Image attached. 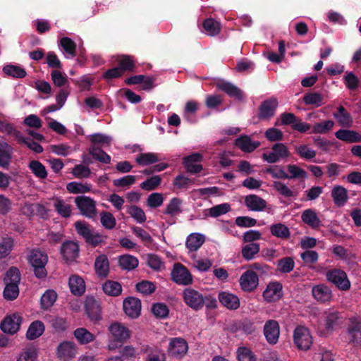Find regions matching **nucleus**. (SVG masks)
Here are the masks:
<instances>
[{"label": "nucleus", "instance_id": "1", "mask_svg": "<svg viewBox=\"0 0 361 361\" xmlns=\"http://www.w3.org/2000/svg\"><path fill=\"white\" fill-rule=\"evenodd\" d=\"M324 324L318 327L320 336H328L343 323L345 315L343 312L335 309H329L323 313Z\"/></svg>", "mask_w": 361, "mask_h": 361}, {"label": "nucleus", "instance_id": "2", "mask_svg": "<svg viewBox=\"0 0 361 361\" xmlns=\"http://www.w3.org/2000/svg\"><path fill=\"white\" fill-rule=\"evenodd\" d=\"M74 226L78 234L84 238L87 244L90 245L93 247L105 244L107 236L99 233L93 232L92 226L87 222L77 221Z\"/></svg>", "mask_w": 361, "mask_h": 361}, {"label": "nucleus", "instance_id": "3", "mask_svg": "<svg viewBox=\"0 0 361 361\" xmlns=\"http://www.w3.org/2000/svg\"><path fill=\"white\" fill-rule=\"evenodd\" d=\"M27 259L36 278L42 279L47 277V271L45 267L48 262L47 253L38 249H33L30 251Z\"/></svg>", "mask_w": 361, "mask_h": 361}, {"label": "nucleus", "instance_id": "4", "mask_svg": "<svg viewBox=\"0 0 361 361\" xmlns=\"http://www.w3.org/2000/svg\"><path fill=\"white\" fill-rule=\"evenodd\" d=\"M109 329L113 338L109 344V349L110 350L122 347L123 344L130 336L129 329L123 324L117 322L112 324Z\"/></svg>", "mask_w": 361, "mask_h": 361}, {"label": "nucleus", "instance_id": "5", "mask_svg": "<svg viewBox=\"0 0 361 361\" xmlns=\"http://www.w3.org/2000/svg\"><path fill=\"white\" fill-rule=\"evenodd\" d=\"M74 202L82 216L92 219L97 214L96 202L90 197L77 196L75 197Z\"/></svg>", "mask_w": 361, "mask_h": 361}, {"label": "nucleus", "instance_id": "6", "mask_svg": "<svg viewBox=\"0 0 361 361\" xmlns=\"http://www.w3.org/2000/svg\"><path fill=\"white\" fill-rule=\"evenodd\" d=\"M326 279L334 284L341 290H348L350 288V282L346 273L339 269L329 270L326 274Z\"/></svg>", "mask_w": 361, "mask_h": 361}, {"label": "nucleus", "instance_id": "7", "mask_svg": "<svg viewBox=\"0 0 361 361\" xmlns=\"http://www.w3.org/2000/svg\"><path fill=\"white\" fill-rule=\"evenodd\" d=\"M171 279L178 285L188 286L192 283V276L186 267L175 263L171 273Z\"/></svg>", "mask_w": 361, "mask_h": 361}, {"label": "nucleus", "instance_id": "8", "mask_svg": "<svg viewBox=\"0 0 361 361\" xmlns=\"http://www.w3.org/2000/svg\"><path fill=\"white\" fill-rule=\"evenodd\" d=\"M293 340L296 346L303 350L310 349L312 343V338L308 329L302 326H298L295 329Z\"/></svg>", "mask_w": 361, "mask_h": 361}, {"label": "nucleus", "instance_id": "9", "mask_svg": "<svg viewBox=\"0 0 361 361\" xmlns=\"http://www.w3.org/2000/svg\"><path fill=\"white\" fill-rule=\"evenodd\" d=\"M183 298L185 303L193 310L202 309L203 295L199 291L191 288H185L183 292Z\"/></svg>", "mask_w": 361, "mask_h": 361}, {"label": "nucleus", "instance_id": "10", "mask_svg": "<svg viewBox=\"0 0 361 361\" xmlns=\"http://www.w3.org/2000/svg\"><path fill=\"white\" fill-rule=\"evenodd\" d=\"M271 149L272 152L262 154L263 160L269 164L276 163L281 159H284L290 156V152L283 143L278 142L274 144Z\"/></svg>", "mask_w": 361, "mask_h": 361}, {"label": "nucleus", "instance_id": "11", "mask_svg": "<svg viewBox=\"0 0 361 361\" xmlns=\"http://www.w3.org/2000/svg\"><path fill=\"white\" fill-rule=\"evenodd\" d=\"M264 335L268 343H277L280 335V326L277 321L269 319L265 322L263 329Z\"/></svg>", "mask_w": 361, "mask_h": 361}, {"label": "nucleus", "instance_id": "12", "mask_svg": "<svg viewBox=\"0 0 361 361\" xmlns=\"http://www.w3.org/2000/svg\"><path fill=\"white\" fill-rule=\"evenodd\" d=\"M239 282L244 291L252 292L257 288L259 278L253 270H247L240 276Z\"/></svg>", "mask_w": 361, "mask_h": 361}, {"label": "nucleus", "instance_id": "13", "mask_svg": "<svg viewBox=\"0 0 361 361\" xmlns=\"http://www.w3.org/2000/svg\"><path fill=\"white\" fill-rule=\"evenodd\" d=\"M347 334L350 343L354 345L361 344V322L355 318L349 319Z\"/></svg>", "mask_w": 361, "mask_h": 361}, {"label": "nucleus", "instance_id": "14", "mask_svg": "<svg viewBox=\"0 0 361 361\" xmlns=\"http://www.w3.org/2000/svg\"><path fill=\"white\" fill-rule=\"evenodd\" d=\"M216 87L226 93L228 97L241 101L244 98L243 92L231 82L220 80L216 83Z\"/></svg>", "mask_w": 361, "mask_h": 361}, {"label": "nucleus", "instance_id": "15", "mask_svg": "<svg viewBox=\"0 0 361 361\" xmlns=\"http://www.w3.org/2000/svg\"><path fill=\"white\" fill-rule=\"evenodd\" d=\"M188 350V343L184 338H173L171 340L169 347L168 352L173 356L178 358H180L184 356Z\"/></svg>", "mask_w": 361, "mask_h": 361}, {"label": "nucleus", "instance_id": "16", "mask_svg": "<svg viewBox=\"0 0 361 361\" xmlns=\"http://www.w3.org/2000/svg\"><path fill=\"white\" fill-rule=\"evenodd\" d=\"M278 106V101L271 97L262 102L259 107L258 117L261 120H267L273 117Z\"/></svg>", "mask_w": 361, "mask_h": 361}, {"label": "nucleus", "instance_id": "17", "mask_svg": "<svg viewBox=\"0 0 361 361\" xmlns=\"http://www.w3.org/2000/svg\"><path fill=\"white\" fill-rule=\"evenodd\" d=\"M21 322L22 317L18 314H13L1 322L0 327L4 333L14 334L18 331Z\"/></svg>", "mask_w": 361, "mask_h": 361}, {"label": "nucleus", "instance_id": "18", "mask_svg": "<svg viewBox=\"0 0 361 361\" xmlns=\"http://www.w3.org/2000/svg\"><path fill=\"white\" fill-rule=\"evenodd\" d=\"M125 313L133 319L137 318L141 312V301L135 297H128L123 300Z\"/></svg>", "mask_w": 361, "mask_h": 361}, {"label": "nucleus", "instance_id": "19", "mask_svg": "<svg viewBox=\"0 0 361 361\" xmlns=\"http://www.w3.org/2000/svg\"><path fill=\"white\" fill-rule=\"evenodd\" d=\"M282 284L280 282L275 281L269 283L264 291L263 297L268 302H276L282 297Z\"/></svg>", "mask_w": 361, "mask_h": 361}, {"label": "nucleus", "instance_id": "20", "mask_svg": "<svg viewBox=\"0 0 361 361\" xmlns=\"http://www.w3.org/2000/svg\"><path fill=\"white\" fill-rule=\"evenodd\" d=\"M60 251L66 262H73L79 255V245L77 243L68 240L61 245Z\"/></svg>", "mask_w": 361, "mask_h": 361}, {"label": "nucleus", "instance_id": "21", "mask_svg": "<svg viewBox=\"0 0 361 361\" xmlns=\"http://www.w3.org/2000/svg\"><path fill=\"white\" fill-rule=\"evenodd\" d=\"M75 354L76 350L73 342L63 341L57 348V356L61 361H70Z\"/></svg>", "mask_w": 361, "mask_h": 361}, {"label": "nucleus", "instance_id": "22", "mask_svg": "<svg viewBox=\"0 0 361 361\" xmlns=\"http://www.w3.org/2000/svg\"><path fill=\"white\" fill-rule=\"evenodd\" d=\"M94 268L99 278H106L109 274V261L107 256L104 254L98 255L95 259Z\"/></svg>", "mask_w": 361, "mask_h": 361}, {"label": "nucleus", "instance_id": "23", "mask_svg": "<svg viewBox=\"0 0 361 361\" xmlns=\"http://www.w3.org/2000/svg\"><path fill=\"white\" fill-rule=\"evenodd\" d=\"M85 312L92 321L101 319L100 306L94 297H87L85 302Z\"/></svg>", "mask_w": 361, "mask_h": 361}, {"label": "nucleus", "instance_id": "24", "mask_svg": "<svg viewBox=\"0 0 361 361\" xmlns=\"http://www.w3.org/2000/svg\"><path fill=\"white\" fill-rule=\"evenodd\" d=\"M218 299L220 303L228 310H235L240 307V300L238 297L228 292H220L218 295Z\"/></svg>", "mask_w": 361, "mask_h": 361}, {"label": "nucleus", "instance_id": "25", "mask_svg": "<svg viewBox=\"0 0 361 361\" xmlns=\"http://www.w3.org/2000/svg\"><path fill=\"white\" fill-rule=\"evenodd\" d=\"M267 204L265 200L255 194L248 195L245 197V205L251 211H263Z\"/></svg>", "mask_w": 361, "mask_h": 361}, {"label": "nucleus", "instance_id": "26", "mask_svg": "<svg viewBox=\"0 0 361 361\" xmlns=\"http://www.w3.org/2000/svg\"><path fill=\"white\" fill-rule=\"evenodd\" d=\"M312 293L314 299L320 302H328L332 298L331 289L324 284L314 286L312 289Z\"/></svg>", "mask_w": 361, "mask_h": 361}, {"label": "nucleus", "instance_id": "27", "mask_svg": "<svg viewBox=\"0 0 361 361\" xmlns=\"http://www.w3.org/2000/svg\"><path fill=\"white\" fill-rule=\"evenodd\" d=\"M236 147L240 148L243 152H252L259 145V141H252L248 135H240L235 141Z\"/></svg>", "mask_w": 361, "mask_h": 361}, {"label": "nucleus", "instance_id": "28", "mask_svg": "<svg viewBox=\"0 0 361 361\" xmlns=\"http://www.w3.org/2000/svg\"><path fill=\"white\" fill-rule=\"evenodd\" d=\"M335 136L338 140L348 143L361 142V135L352 130L340 129L335 133Z\"/></svg>", "mask_w": 361, "mask_h": 361}, {"label": "nucleus", "instance_id": "29", "mask_svg": "<svg viewBox=\"0 0 361 361\" xmlns=\"http://www.w3.org/2000/svg\"><path fill=\"white\" fill-rule=\"evenodd\" d=\"M13 148L6 142H0V167L7 169L12 159Z\"/></svg>", "mask_w": 361, "mask_h": 361}, {"label": "nucleus", "instance_id": "30", "mask_svg": "<svg viewBox=\"0 0 361 361\" xmlns=\"http://www.w3.org/2000/svg\"><path fill=\"white\" fill-rule=\"evenodd\" d=\"M331 197L334 204L337 207H341L348 200V190L341 185H335L331 190Z\"/></svg>", "mask_w": 361, "mask_h": 361}, {"label": "nucleus", "instance_id": "31", "mask_svg": "<svg viewBox=\"0 0 361 361\" xmlns=\"http://www.w3.org/2000/svg\"><path fill=\"white\" fill-rule=\"evenodd\" d=\"M334 117L337 120L338 124L344 128L352 126L353 120L349 112L343 106H339L337 112L334 113Z\"/></svg>", "mask_w": 361, "mask_h": 361}, {"label": "nucleus", "instance_id": "32", "mask_svg": "<svg viewBox=\"0 0 361 361\" xmlns=\"http://www.w3.org/2000/svg\"><path fill=\"white\" fill-rule=\"evenodd\" d=\"M302 221L312 228H318L321 226L322 222L317 216L316 212L312 209L305 210L301 215Z\"/></svg>", "mask_w": 361, "mask_h": 361}, {"label": "nucleus", "instance_id": "33", "mask_svg": "<svg viewBox=\"0 0 361 361\" xmlns=\"http://www.w3.org/2000/svg\"><path fill=\"white\" fill-rule=\"evenodd\" d=\"M69 287L71 293L75 295L80 296L85 291L84 280L77 275H73L69 278Z\"/></svg>", "mask_w": 361, "mask_h": 361}, {"label": "nucleus", "instance_id": "34", "mask_svg": "<svg viewBox=\"0 0 361 361\" xmlns=\"http://www.w3.org/2000/svg\"><path fill=\"white\" fill-rule=\"evenodd\" d=\"M138 259L130 255H123L118 258V265L123 270H133L138 266Z\"/></svg>", "mask_w": 361, "mask_h": 361}, {"label": "nucleus", "instance_id": "35", "mask_svg": "<svg viewBox=\"0 0 361 361\" xmlns=\"http://www.w3.org/2000/svg\"><path fill=\"white\" fill-rule=\"evenodd\" d=\"M102 289L105 294L112 297H117L122 293L121 284L112 280L106 281L102 285Z\"/></svg>", "mask_w": 361, "mask_h": 361}, {"label": "nucleus", "instance_id": "36", "mask_svg": "<svg viewBox=\"0 0 361 361\" xmlns=\"http://www.w3.org/2000/svg\"><path fill=\"white\" fill-rule=\"evenodd\" d=\"M44 331V323L39 320H36L30 324L26 333V337L29 340H34L39 338Z\"/></svg>", "mask_w": 361, "mask_h": 361}, {"label": "nucleus", "instance_id": "37", "mask_svg": "<svg viewBox=\"0 0 361 361\" xmlns=\"http://www.w3.org/2000/svg\"><path fill=\"white\" fill-rule=\"evenodd\" d=\"M204 243V236L200 233L190 234L186 241V247L190 252L197 251Z\"/></svg>", "mask_w": 361, "mask_h": 361}, {"label": "nucleus", "instance_id": "38", "mask_svg": "<svg viewBox=\"0 0 361 361\" xmlns=\"http://www.w3.org/2000/svg\"><path fill=\"white\" fill-rule=\"evenodd\" d=\"M182 200L178 197H173L166 205L165 210L163 212L164 214L176 216L182 213L181 209Z\"/></svg>", "mask_w": 361, "mask_h": 361}, {"label": "nucleus", "instance_id": "39", "mask_svg": "<svg viewBox=\"0 0 361 361\" xmlns=\"http://www.w3.org/2000/svg\"><path fill=\"white\" fill-rule=\"evenodd\" d=\"M3 72L13 78L21 79L27 75V72L25 68L13 64H7L4 66Z\"/></svg>", "mask_w": 361, "mask_h": 361}, {"label": "nucleus", "instance_id": "40", "mask_svg": "<svg viewBox=\"0 0 361 361\" xmlns=\"http://www.w3.org/2000/svg\"><path fill=\"white\" fill-rule=\"evenodd\" d=\"M302 100L306 105H313L315 107H319L324 104L323 95L317 92L305 93L302 97Z\"/></svg>", "mask_w": 361, "mask_h": 361}, {"label": "nucleus", "instance_id": "41", "mask_svg": "<svg viewBox=\"0 0 361 361\" xmlns=\"http://www.w3.org/2000/svg\"><path fill=\"white\" fill-rule=\"evenodd\" d=\"M88 152L93 159L101 163L109 164L111 162V157L101 147H96L94 145L90 146L88 149Z\"/></svg>", "mask_w": 361, "mask_h": 361}, {"label": "nucleus", "instance_id": "42", "mask_svg": "<svg viewBox=\"0 0 361 361\" xmlns=\"http://www.w3.org/2000/svg\"><path fill=\"white\" fill-rule=\"evenodd\" d=\"M270 232L274 236L281 239H288L290 235L288 227L281 223L272 224Z\"/></svg>", "mask_w": 361, "mask_h": 361}, {"label": "nucleus", "instance_id": "43", "mask_svg": "<svg viewBox=\"0 0 361 361\" xmlns=\"http://www.w3.org/2000/svg\"><path fill=\"white\" fill-rule=\"evenodd\" d=\"M259 250V243H248L242 247L241 254L245 260L249 261L253 259Z\"/></svg>", "mask_w": 361, "mask_h": 361}, {"label": "nucleus", "instance_id": "44", "mask_svg": "<svg viewBox=\"0 0 361 361\" xmlns=\"http://www.w3.org/2000/svg\"><path fill=\"white\" fill-rule=\"evenodd\" d=\"M335 123L332 120H325L319 123H316L312 128L310 133L326 134L334 126Z\"/></svg>", "mask_w": 361, "mask_h": 361}, {"label": "nucleus", "instance_id": "45", "mask_svg": "<svg viewBox=\"0 0 361 361\" xmlns=\"http://www.w3.org/2000/svg\"><path fill=\"white\" fill-rule=\"evenodd\" d=\"M16 140H17L19 144L25 145L35 153L39 154L43 152V147L41 145L36 142L30 137H24L20 131L19 133V137H16Z\"/></svg>", "mask_w": 361, "mask_h": 361}, {"label": "nucleus", "instance_id": "46", "mask_svg": "<svg viewBox=\"0 0 361 361\" xmlns=\"http://www.w3.org/2000/svg\"><path fill=\"white\" fill-rule=\"evenodd\" d=\"M57 298L56 293L53 290H47L41 297L40 304L43 310L49 309Z\"/></svg>", "mask_w": 361, "mask_h": 361}, {"label": "nucleus", "instance_id": "47", "mask_svg": "<svg viewBox=\"0 0 361 361\" xmlns=\"http://www.w3.org/2000/svg\"><path fill=\"white\" fill-rule=\"evenodd\" d=\"M54 207L61 216L66 219L71 216L72 212L71 205L65 203L62 199L57 198L54 204Z\"/></svg>", "mask_w": 361, "mask_h": 361}, {"label": "nucleus", "instance_id": "48", "mask_svg": "<svg viewBox=\"0 0 361 361\" xmlns=\"http://www.w3.org/2000/svg\"><path fill=\"white\" fill-rule=\"evenodd\" d=\"M120 70L124 74L125 72H134L135 69V63L132 56L128 55H123L118 61V66Z\"/></svg>", "mask_w": 361, "mask_h": 361}, {"label": "nucleus", "instance_id": "49", "mask_svg": "<svg viewBox=\"0 0 361 361\" xmlns=\"http://www.w3.org/2000/svg\"><path fill=\"white\" fill-rule=\"evenodd\" d=\"M202 25L207 34L211 36L217 35L221 30V26L219 23H218L213 18L205 19L203 22Z\"/></svg>", "mask_w": 361, "mask_h": 361}, {"label": "nucleus", "instance_id": "50", "mask_svg": "<svg viewBox=\"0 0 361 361\" xmlns=\"http://www.w3.org/2000/svg\"><path fill=\"white\" fill-rule=\"evenodd\" d=\"M135 161L140 166H147L157 163L159 161V159L156 154L152 152H147L139 154L137 156Z\"/></svg>", "mask_w": 361, "mask_h": 361}, {"label": "nucleus", "instance_id": "51", "mask_svg": "<svg viewBox=\"0 0 361 361\" xmlns=\"http://www.w3.org/2000/svg\"><path fill=\"white\" fill-rule=\"evenodd\" d=\"M21 275L19 269L16 267H11L6 271L4 279V283H16L19 286L20 282Z\"/></svg>", "mask_w": 361, "mask_h": 361}, {"label": "nucleus", "instance_id": "52", "mask_svg": "<svg viewBox=\"0 0 361 361\" xmlns=\"http://www.w3.org/2000/svg\"><path fill=\"white\" fill-rule=\"evenodd\" d=\"M294 267V260L290 257H283L277 261V269L281 273H290L293 270Z\"/></svg>", "mask_w": 361, "mask_h": 361}, {"label": "nucleus", "instance_id": "53", "mask_svg": "<svg viewBox=\"0 0 361 361\" xmlns=\"http://www.w3.org/2000/svg\"><path fill=\"white\" fill-rule=\"evenodd\" d=\"M74 336L81 344H86L92 341L94 335L85 328H78L74 331Z\"/></svg>", "mask_w": 361, "mask_h": 361}, {"label": "nucleus", "instance_id": "54", "mask_svg": "<svg viewBox=\"0 0 361 361\" xmlns=\"http://www.w3.org/2000/svg\"><path fill=\"white\" fill-rule=\"evenodd\" d=\"M29 168L35 176L39 178H46L47 172L45 166L39 161L33 160L29 164Z\"/></svg>", "mask_w": 361, "mask_h": 361}, {"label": "nucleus", "instance_id": "55", "mask_svg": "<svg viewBox=\"0 0 361 361\" xmlns=\"http://www.w3.org/2000/svg\"><path fill=\"white\" fill-rule=\"evenodd\" d=\"M100 222L106 229L109 230L113 229L116 224V220L114 215L106 211L100 212Z\"/></svg>", "mask_w": 361, "mask_h": 361}, {"label": "nucleus", "instance_id": "56", "mask_svg": "<svg viewBox=\"0 0 361 361\" xmlns=\"http://www.w3.org/2000/svg\"><path fill=\"white\" fill-rule=\"evenodd\" d=\"M19 295V287L16 283H5L3 295L7 300H14Z\"/></svg>", "mask_w": 361, "mask_h": 361}, {"label": "nucleus", "instance_id": "57", "mask_svg": "<svg viewBox=\"0 0 361 361\" xmlns=\"http://www.w3.org/2000/svg\"><path fill=\"white\" fill-rule=\"evenodd\" d=\"M343 82L348 90L355 91L359 86L360 80L354 73L347 71L343 77Z\"/></svg>", "mask_w": 361, "mask_h": 361}, {"label": "nucleus", "instance_id": "58", "mask_svg": "<svg viewBox=\"0 0 361 361\" xmlns=\"http://www.w3.org/2000/svg\"><path fill=\"white\" fill-rule=\"evenodd\" d=\"M60 45L64 51L70 54L72 57L76 56V44L68 37H64L60 40Z\"/></svg>", "mask_w": 361, "mask_h": 361}, {"label": "nucleus", "instance_id": "59", "mask_svg": "<svg viewBox=\"0 0 361 361\" xmlns=\"http://www.w3.org/2000/svg\"><path fill=\"white\" fill-rule=\"evenodd\" d=\"M287 169L290 174L288 175V178L287 179H305L307 178V173L304 169H301L295 164L288 165Z\"/></svg>", "mask_w": 361, "mask_h": 361}, {"label": "nucleus", "instance_id": "60", "mask_svg": "<svg viewBox=\"0 0 361 361\" xmlns=\"http://www.w3.org/2000/svg\"><path fill=\"white\" fill-rule=\"evenodd\" d=\"M66 188L70 193L73 194L85 193L90 192L91 190L90 185L77 182H71L68 183Z\"/></svg>", "mask_w": 361, "mask_h": 361}, {"label": "nucleus", "instance_id": "61", "mask_svg": "<svg viewBox=\"0 0 361 361\" xmlns=\"http://www.w3.org/2000/svg\"><path fill=\"white\" fill-rule=\"evenodd\" d=\"M127 212L139 224L145 222L147 219L145 212L138 206H130Z\"/></svg>", "mask_w": 361, "mask_h": 361}, {"label": "nucleus", "instance_id": "62", "mask_svg": "<svg viewBox=\"0 0 361 361\" xmlns=\"http://www.w3.org/2000/svg\"><path fill=\"white\" fill-rule=\"evenodd\" d=\"M152 312L157 318L165 319L169 315V309L166 304L157 302L152 305Z\"/></svg>", "mask_w": 361, "mask_h": 361}, {"label": "nucleus", "instance_id": "63", "mask_svg": "<svg viewBox=\"0 0 361 361\" xmlns=\"http://www.w3.org/2000/svg\"><path fill=\"white\" fill-rule=\"evenodd\" d=\"M161 182L160 176H153L140 184V188L147 191L155 190Z\"/></svg>", "mask_w": 361, "mask_h": 361}, {"label": "nucleus", "instance_id": "64", "mask_svg": "<svg viewBox=\"0 0 361 361\" xmlns=\"http://www.w3.org/2000/svg\"><path fill=\"white\" fill-rule=\"evenodd\" d=\"M295 151L301 158L309 160L316 156V152L306 145H301L295 147Z\"/></svg>", "mask_w": 361, "mask_h": 361}]
</instances>
